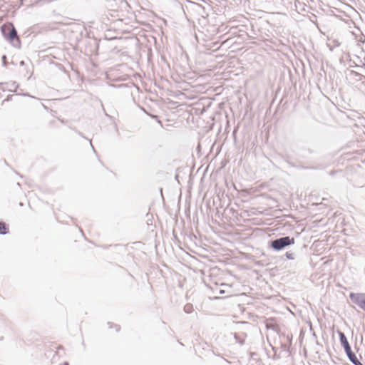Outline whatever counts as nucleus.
<instances>
[{"label":"nucleus","instance_id":"obj_1","mask_svg":"<svg viewBox=\"0 0 365 365\" xmlns=\"http://www.w3.org/2000/svg\"><path fill=\"white\" fill-rule=\"evenodd\" d=\"M295 242L294 237H284L272 242L271 247L276 250H280L284 247L293 245Z\"/></svg>","mask_w":365,"mask_h":365},{"label":"nucleus","instance_id":"obj_2","mask_svg":"<svg viewBox=\"0 0 365 365\" xmlns=\"http://www.w3.org/2000/svg\"><path fill=\"white\" fill-rule=\"evenodd\" d=\"M3 35L9 41H13L14 39L19 40L17 32L11 23H7L1 26Z\"/></svg>","mask_w":365,"mask_h":365},{"label":"nucleus","instance_id":"obj_3","mask_svg":"<svg viewBox=\"0 0 365 365\" xmlns=\"http://www.w3.org/2000/svg\"><path fill=\"white\" fill-rule=\"evenodd\" d=\"M350 299L351 301L357 304L360 308L365 311V294H355L351 293Z\"/></svg>","mask_w":365,"mask_h":365},{"label":"nucleus","instance_id":"obj_4","mask_svg":"<svg viewBox=\"0 0 365 365\" xmlns=\"http://www.w3.org/2000/svg\"><path fill=\"white\" fill-rule=\"evenodd\" d=\"M339 335L341 344L344 346L345 351H349L351 347L344 334L341 331H339Z\"/></svg>","mask_w":365,"mask_h":365},{"label":"nucleus","instance_id":"obj_5","mask_svg":"<svg viewBox=\"0 0 365 365\" xmlns=\"http://www.w3.org/2000/svg\"><path fill=\"white\" fill-rule=\"evenodd\" d=\"M350 361L355 365H363L357 359L356 356L351 351L350 349L349 351H346Z\"/></svg>","mask_w":365,"mask_h":365},{"label":"nucleus","instance_id":"obj_6","mask_svg":"<svg viewBox=\"0 0 365 365\" xmlns=\"http://www.w3.org/2000/svg\"><path fill=\"white\" fill-rule=\"evenodd\" d=\"M9 228L6 224L4 222H0V234L5 235L8 233Z\"/></svg>","mask_w":365,"mask_h":365},{"label":"nucleus","instance_id":"obj_7","mask_svg":"<svg viewBox=\"0 0 365 365\" xmlns=\"http://www.w3.org/2000/svg\"><path fill=\"white\" fill-rule=\"evenodd\" d=\"M286 257H287L288 259H293L292 254H291V253H288V252H287V253H286Z\"/></svg>","mask_w":365,"mask_h":365}]
</instances>
